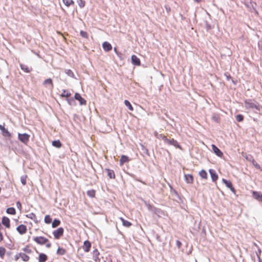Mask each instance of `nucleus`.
<instances>
[{"label":"nucleus","instance_id":"20","mask_svg":"<svg viewBox=\"0 0 262 262\" xmlns=\"http://www.w3.org/2000/svg\"><path fill=\"white\" fill-rule=\"evenodd\" d=\"M99 255H100V253H99V251L98 250V249H95V250H93V257L94 260L95 261L97 262V261L100 260V259H99Z\"/></svg>","mask_w":262,"mask_h":262},{"label":"nucleus","instance_id":"14","mask_svg":"<svg viewBox=\"0 0 262 262\" xmlns=\"http://www.w3.org/2000/svg\"><path fill=\"white\" fill-rule=\"evenodd\" d=\"M253 198L258 201L262 202V193L260 192L253 191L252 192Z\"/></svg>","mask_w":262,"mask_h":262},{"label":"nucleus","instance_id":"39","mask_svg":"<svg viewBox=\"0 0 262 262\" xmlns=\"http://www.w3.org/2000/svg\"><path fill=\"white\" fill-rule=\"evenodd\" d=\"M77 3L81 8H83L85 6V2L83 0H78Z\"/></svg>","mask_w":262,"mask_h":262},{"label":"nucleus","instance_id":"43","mask_svg":"<svg viewBox=\"0 0 262 262\" xmlns=\"http://www.w3.org/2000/svg\"><path fill=\"white\" fill-rule=\"evenodd\" d=\"M23 251L28 253H30L32 251L28 246H26L25 247H24L23 248Z\"/></svg>","mask_w":262,"mask_h":262},{"label":"nucleus","instance_id":"34","mask_svg":"<svg viewBox=\"0 0 262 262\" xmlns=\"http://www.w3.org/2000/svg\"><path fill=\"white\" fill-rule=\"evenodd\" d=\"M60 221L57 219H55L52 224V227L53 228H56L60 224Z\"/></svg>","mask_w":262,"mask_h":262},{"label":"nucleus","instance_id":"3","mask_svg":"<svg viewBox=\"0 0 262 262\" xmlns=\"http://www.w3.org/2000/svg\"><path fill=\"white\" fill-rule=\"evenodd\" d=\"M52 233L54 238L58 239L63 235L64 229L62 227H59L57 229L54 230Z\"/></svg>","mask_w":262,"mask_h":262},{"label":"nucleus","instance_id":"32","mask_svg":"<svg viewBox=\"0 0 262 262\" xmlns=\"http://www.w3.org/2000/svg\"><path fill=\"white\" fill-rule=\"evenodd\" d=\"M6 212L11 215H15L16 214V210L13 207H10L7 208Z\"/></svg>","mask_w":262,"mask_h":262},{"label":"nucleus","instance_id":"33","mask_svg":"<svg viewBox=\"0 0 262 262\" xmlns=\"http://www.w3.org/2000/svg\"><path fill=\"white\" fill-rule=\"evenodd\" d=\"M52 144L53 146L57 148H60L62 146V144L59 140L53 141Z\"/></svg>","mask_w":262,"mask_h":262},{"label":"nucleus","instance_id":"9","mask_svg":"<svg viewBox=\"0 0 262 262\" xmlns=\"http://www.w3.org/2000/svg\"><path fill=\"white\" fill-rule=\"evenodd\" d=\"M2 224L7 229H10V220L7 216H3L2 219Z\"/></svg>","mask_w":262,"mask_h":262},{"label":"nucleus","instance_id":"36","mask_svg":"<svg viewBox=\"0 0 262 262\" xmlns=\"http://www.w3.org/2000/svg\"><path fill=\"white\" fill-rule=\"evenodd\" d=\"M124 104L128 108V109L130 111H134L133 107L132 106V104H130V103L128 100H125L124 101Z\"/></svg>","mask_w":262,"mask_h":262},{"label":"nucleus","instance_id":"42","mask_svg":"<svg viewBox=\"0 0 262 262\" xmlns=\"http://www.w3.org/2000/svg\"><path fill=\"white\" fill-rule=\"evenodd\" d=\"M252 163L256 168L260 169V165L255 161L254 159H252Z\"/></svg>","mask_w":262,"mask_h":262},{"label":"nucleus","instance_id":"30","mask_svg":"<svg viewBox=\"0 0 262 262\" xmlns=\"http://www.w3.org/2000/svg\"><path fill=\"white\" fill-rule=\"evenodd\" d=\"M62 2L67 7L74 5V2L73 0H62Z\"/></svg>","mask_w":262,"mask_h":262},{"label":"nucleus","instance_id":"41","mask_svg":"<svg viewBox=\"0 0 262 262\" xmlns=\"http://www.w3.org/2000/svg\"><path fill=\"white\" fill-rule=\"evenodd\" d=\"M236 119L238 122H242L244 120V116L242 115L238 114L236 115Z\"/></svg>","mask_w":262,"mask_h":262},{"label":"nucleus","instance_id":"54","mask_svg":"<svg viewBox=\"0 0 262 262\" xmlns=\"http://www.w3.org/2000/svg\"><path fill=\"white\" fill-rule=\"evenodd\" d=\"M57 33H58V34H61V35H62L63 36V35L62 34V33H60V32H57Z\"/></svg>","mask_w":262,"mask_h":262},{"label":"nucleus","instance_id":"17","mask_svg":"<svg viewBox=\"0 0 262 262\" xmlns=\"http://www.w3.org/2000/svg\"><path fill=\"white\" fill-rule=\"evenodd\" d=\"M26 216L27 218H29L33 221H34V222L35 223H38L39 222V221L37 220V218L36 214L33 212H31V213L27 214Z\"/></svg>","mask_w":262,"mask_h":262},{"label":"nucleus","instance_id":"6","mask_svg":"<svg viewBox=\"0 0 262 262\" xmlns=\"http://www.w3.org/2000/svg\"><path fill=\"white\" fill-rule=\"evenodd\" d=\"M0 130H1L2 134L4 137L8 138H10L11 137V133L5 127L4 125L0 124Z\"/></svg>","mask_w":262,"mask_h":262},{"label":"nucleus","instance_id":"8","mask_svg":"<svg viewBox=\"0 0 262 262\" xmlns=\"http://www.w3.org/2000/svg\"><path fill=\"white\" fill-rule=\"evenodd\" d=\"M222 182L225 184V185L228 187L229 188L231 191L234 193V194L235 193V188L233 187L232 186V183L231 181H228V180H227L225 179H222Z\"/></svg>","mask_w":262,"mask_h":262},{"label":"nucleus","instance_id":"51","mask_svg":"<svg viewBox=\"0 0 262 262\" xmlns=\"http://www.w3.org/2000/svg\"><path fill=\"white\" fill-rule=\"evenodd\" d=\"M194 2H196V3H200L202 0H194Z\"/></svg>","mask_w":262,"mask_h":262},{"label":"nucleus","instance_id":"50","mask_svg":"<svg viewBox=\"0 0 262 262\" xmlns=\"http://www.w3.org/2000/svg\"><path fill=\"white\" fill-rule=\"evenodd\" d=\"M166 9L167 12H169L170 11V8L169 7L167 8L166 7Z\"/></svg>","mask_w":262,"mask_h":262},{"label":"nucleus","instance_id":"35","mask_svg":"<svg viewBox=\"0 0 262 262\" xmlns=\"http://www.w3.org/2000/svg\"><path fill=\"white\" fill-rule=\"evenodd\" d=\"M66 250L63 248H58L57 250V254L60 255H63L66 253Z\"/></svg>","mask_w":262,"mask_h":262},{"label":"nucleus","instance_id":"31","mask_svg":"<svg viewBox=\"0 0 262 262\" xmlns=\"http://www.w3.org/2000/svg\"><path fill=\"white\" fill-rule=\"evenodd\" d=\"M44 85H50L52 88H53V83L51 78L47 79L43 81Z\"/></svg>","mask_w":262,"mask_h":262},{"label":"nucleus","instance_id":"53","mask_svg":"<svg viewBox=\"0 0 262 262\" xmlns=\"http://www.w3.org/2000/svg\"><path fill=\"white\" fill-rule=\"evenodd\" d=\"M67 100L68 101L69 103V104H71V103H70V99H67Z\"/></svg>","mask_w":262,"mask_h":262},{"label":"nucleus","instance_id":"49","mask_svg":"<svg viewBox=\"0 0 262 262\" xmlns=\"http://www.w3.org/2000/svg\"><path fill=\"white\" fill-rule=\"evenodd\" d=\"M4 239V236L2 232H1V229H0V242L3 241Z\"/></svg>","mask_w":262,"mask_h":262},{"label":"nucleus","instance_id":"40","mask_svg":"<svg viewBox=\"0 0 262 262\" xmlns=\"http://www.w3.org/2000/svg\"><path fill=\"white\" fill-rule=\"evenodd\" d=\"M80 34L82 37L85 38H88L89 37L87 32L84 31H80Z\"/></svg>","mask_w":262,"mask_h":262},{"label":"nucleus","instance_id":"48","mask_svg":"<svg viewBox=\"0 0 262 262\" xmlns=\"http://www.w3.org/2000/svg\"><path fill=\"white\" fill-rule=\"evenodd\" d=\"M176 244L177 247L180 248L182 246V243L180 241H176Z\"/></svg>","mask_w":262,"mask_h":262},{"label":"nucleus","instance_id":"10","mask_svg":"<svg viewBox=\"0 0 262 262\" xmlns=\"http://www.w3.org/2000/svg\"><path fill=\"white\" fill-rule=\"evenodd\" d=\"M212 149L214 154H216L218 157L222 158L223 156V153L221 151V150L215 145L212 144L211 145Z\"/></svg>","mask_w":262,"mask_h":262},{"label":"nucleus","instance_id":"1","mask_svg":"<svg viewBox=\"0 0 262 262\" xmlns=\"http://www.w3.org/2000/svg\"><path fill=\"white\" fill-rule=\"evenodd\" d=\"M33 240L34 242H35L37 244L39 245H45L46 247L47 248H50L51 247V243L50 242L48 238L45 236H34L33 238Z\"/></svg>","mask_w":262,"mask_h":262},{"label":"nucleus","instance_id":"22","mask_svg":"<svg viewBox=\"0 0 262 262\" xmlns=\"http://www.w3.org/2000/svg\"><path fill=\"white\" fill-rule=\"evenodd\" d=\"M105 171L107 172V176L110 179H115V174L113 170L110 169H106Z\"/></svg>","mask_w":262,"mask_h":262},{"label":"nucleus","instance_id":"21","mask_svg":"<svg viewBox=\"0 0 262 262\" xmlns=\"http://www.w3.org/2000/svg\"><path fill=\"white\" fill-rule=\"evenodd\" d=\"M48 259V256L45 253H40L38 256V260L39 262H45Z\"/></svg>","mask_w":262,"mask_h":262},{"label":"nucleus","instance_id":"38","mask_svg":"<svg viewBox=\"0 0 262 262\" xmlns=\"http://www.w3.org/2000/svg\"><path fill=\"white\" fill-rule=\"evenodd\" d=\"M6 253V249L3 247H0V257L3 258Z\"/></svg>","mask_w":262,"mask_h":262},{"label":"nucleus","instance_id":"37","mask_svg":"<svg viewBox=\"0 0 262 262\" xmlns=\"http://www.w3.org/2000/svg\"><path fill=\"white\" fill-rule=\"evenodd\" d=\"M45 222L46 224H50L52 222V219L50 215H46L45 217Z\"/></svg>","mask_w":262,"mask_h":262},{"label":"nucleus","instance_id":"55","mask_svg":"<svg viewBox=\"0 0 262 262\" xmlns=\"http://www.w3.org/2000/svg\"><path fill=\"white\" fill-rule=\"evenodd\" d=\"M142 183H143V184H145V183L144 182H143L142 181H141Z\"/></svg>","mask_w":262,"mask_h":262},{"label":"nucleus","instance_id":"16","mask_svg":"<svg viewBox=\"0 0 262 262\" xmlns=\"http://www.w3.org/2000/svg\"><path fill=\"white\" fill-rule=\"evenodd\" d=\"M102 47L103 50L106 52H109L112 49V45L107 41H105L102 43Z\"/></svg>","mask_w":262,"mask_h":262},{"label":"nucleus","instance_id":"56","mask_svg":"<svg viewBox=\"0 0 262 262\" xmlns=\"http://www.w3.org/2000/svg\"><path fill=\"white\" fill-rule=\"evenodd\" d=\"M104 262H106V261H105Z\"/></svg>","mask_w":262,"mask_h":262},{"label":"nucleus","instance_id":"45","mask_svg":"<svg viewBox=\"0 0 262 262\" xmlns=\"http://www.w3.org/2000/svg\"><path fill=\"white\" fill-rule=\"evenodd\" d=\"M66 73L67 75H68L69 76L73 77L74 76V73L71 70H68L67 71Z\"/></svg>","mask_w":262,"mask_h":262},{"label":"nucleus","instance_id":"7","mask_svg":"<svg viewBox=\"0 0 262 262\" xmlns=\"http://www.w3.org/2000/svg\"><path fill=\"white\" fill-rule=\"evenodd\" d=\"M16 230L20 234L23 235L26 233L27 227L26 225L21 224L16 228Z\"/></svg>","mask_w":262,"mask_h":262},{"label":"nucleus","instance_id":"18","mask_svg":"<svg viewBox=\"0 0 262 262\" xmlns=\"http://www.w3.org/2000/svg\"><path fill=\"white\" fill-rule=\"evenodd\" d=\"M74 98L75 99L78 100L80 102V104H86V101L82 98L79 93H76L74 95Z\"/></svg>","mask_w":262,"mask_h":262},{"label":"nucleus","instance_id":"28","mask_svg":"<svg viewBox=\"0 0 262 262\" xmlns=\"http://www.w3.org/2000/svg\"><path fill=\"white\" fill-rule=\"evenodd\" d=\"M71 96V93L69 91L66 90H62V92L61 94L60 95V96L61 97H66V98H69Z\"/></svg>","mask_w":262,"mask_h":262},{"label":"nucleus","instance_id":"26","mask_svg":"<svg viewBox=\"0 0 262 262\" xmlns=\"http://www.w3.org/2000/svg\"><path fill=\"white\" fill-rule=\"evenodd\" d=\"M86 194L89 197L94 198L96 195V190L94 189L89 190L87 191Z\"/></svg>","mask_w":262,"mask_h":262},{"label":"nucleus","instance_id":"2","mask_svg":"<svg viewBox=\"0 0 262 262\" xmlns=\"http://www.w3.org/2000/svg\"><path fill=\"white\" fill-rule=\"evenodd\" d=\"M245 106L247 109H256L259 111L260 106L258 103H255L254 100L247 99L245 101Z\"/></svg>","mask_w":262,"mask_h":262},{"label":"nucleus","instance_id":"24","mask_svg":"<svg viewBox=\"0 0 262 262\" xmlns=\"http://www.w3.org/2000/svg\"><path fill=\"white\" fill-rule=\"evenodd\" d=\"M19 256H20V258L21 259L25 262H27L30 259V257L28 255H27L25 253L20 252L19 253Z\"/></svg>","mask_w":262,"mask_h":262},{"label":"nucleus","instance_id":"5","mask_svg":"<svg viewBox=\"0 0 262 262\" xmlns=\"http://www.w3.org/2000/svg\"><path fill=\"white\" fill-rule=\"evenodd\" d=\"M166 143L168 145H173L176 148L182 150V146L179 144L177 141L174 140L173 138L167 139Z\"/></svg>","mask_w":262,"mask_h":262},{"label":"nucleus","instance_id":"25","mask_svg":"<svg viewBox=\"0 0 262 262\" xmlns=\"http://www.w3.org/2000/svg\"><path fill=\"white\" fill-rule=\"evenodd\" d=\"M155 136L157 137V138L163 140L165 143L167 140V138L166 136H165L164 134H158L157 133H155Z\"/></svg>","mask_w":262,"mask_h":262},{"label":"nucleus","instance_id":"52","mask_svg":"<svg viewBox=\"0 0 262 262\" xmlns=\"http://www.w3.org/2000/svg\"><path fill=\"white\" fill-rule=\"evenodd\" d=\"M114 51L117 53V49L116 48H114Z\"/></svg>","mask_w":262,"mask_h":262},{"label":"nucleus","instance_id":"12","mask_svg":"<svg viewBox=\"0 0 262 262\" xmlns=\"http://www.w3.org/2000/svg\"><path fill=\"white\" fill-rule=\"evenodd\" d=\"M211 179L213 182H215L218 179V175L214 169H210L209 170Z\"/></svg>","mask_w":262,"mask_h":262},{"label":"nucleus","instance_id":"13","mask_svg":"<svg viewBox=\"0 0 262 262\" xmlns=\"http://www.w3.org/2000/svg\"><path fill=\"white\" fill-rule=\"evenodd\" d=\"M132 62L135 66H140L141 61L139 58L137 56L133 55L131 57Z\"/></svg>","mask_w":262,"mask_h":262},{"label":"nucleus","instance_id":"46","mask_svg":"<svg viewBox=\"0 0 262 262\" xmlns=\"http://www.w3.org/2000/svg\"><path fill=\"white\" fill-rule=\"evenodd\" d=\"M16 207H17V208L19 210H21V209H22V206H21V203L19 202V201H17L16 202Z\"/></svg>","mask_w":262,"mask_h":262},{"label":"nucleus","instance_id":"27","mask_svg":"<svg viewBox=\"0 0 262 262\" xmlns=\"http://www.w3.org/2000/svg\"><path fill=\"white\" fill-rule=\"evenodd\" d=\"M20 67L21 69L26 73H29L31 71V68H30L27 65L20 64Z\"/></svg>","mask_w":262,"mask_h":262},{"label":"nucleus","instance_id":"19","mask_svg":"<svg viewBox=\"0 0 262 262\" xmlns=\"http://www.w3.org/2000/svg\"><path fill=\"white\" fill-rule=\"evenodd\" d=\"M129 161V158L125 155H122L119 160L120 165H123L125 163H128Z\"/></svg>","mask_w":262,"mask_h":262},{"label":"nucleus","instance_id":"15","mask_svg":"<svg viewBox=\"0 0 262 262\" xmlns=\"http://www.w3.org/2000/svg\"><path fill=\"white\" fill-rule=\"evenodd\" d=\"M184 178L186 182L188 184H192L193 183V177L192 174H185Z\"/></svg>","mask_w":262,"mask_h":262},{"label":"nucleus","instance_id":"44","mask_svg":"<svg viewBox=\"0 0 262 262\" xmlns=\"http://www.w3.org/2000/svg\"><path fill=\"white\" fill-rule=\"evenodd\" d=\"M26 178L27 176H23L21 177V182L24 185L26 184Z\"/></svg>","mask_w":262,"mask_h":262},{"label":"nucleus","instance_id":"11","mask_svg":"<svg viewBox=\"0 0 262 262\" xmlns=\"http://www.w3.org/2000/svg\"><path fill=\"white\" fill-rule=\"evenodd\" d=\"M91 243L89 241H85L83 243L82 248L85 252H89L91 248Z\"/></svg>","mask_w":262,"mask_h":262},{"label":"nucleus","instance_id":"23","mask_svg":"<svg viewBox=\"0 0 262 262\" xmlns=\"http://www.w3.org/2000/svg\"><path fill=\"white\" fill-rule=\"evenodd\" d=\"M119 219L122 221V225L124 227L128 228V227H130L132 225V224L130 222L125 220L124 219H123L122 217H120L119 218Z\"/></svg>","mask_w":262,"mask_h":262},{"label":"nucleus","instance_id":"29","mask_svg":"<svg viewBox=\"0 0 262 262\" xmlns=\"http://www.w3.org/2000/svg\"><path fill=\"white\" fill-rule=\"evenodd\" d=\"M200 176L203 179L207 180L208 175L207 172L205 170H202L199 172Z\"/></svg>","mask_w":262,"mask_h":262},{"label":"nucleus","instance_id":"4","mask_svg":"<svg viewBox=\"0 0 262 262\" xmlns=\"http://www.w3.org/2000/svg\"><path fill=\"white\" fill-rule=\"evenodd\" d=\"M30 135L27 134H18V139L25 145H27L30 138Z\"/></svg>","mask_w":262,"mask_h":262},{"label":"nucleus","instance_id":"47","mask_svg":"<svg viewBox=\"0 0 262 262\" xmlns=\"http://www.w3.org/2000/svg\"><path fill=\"white\" fill-rule=\"evenodd\" d=\"M20 258V256H19V253H17L16 254L15 256H14V260L15 261H17L19 258Z\"/></svg>","mask_w":262,"mask_h":262}]
</instances>
